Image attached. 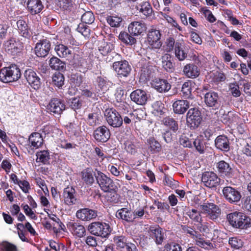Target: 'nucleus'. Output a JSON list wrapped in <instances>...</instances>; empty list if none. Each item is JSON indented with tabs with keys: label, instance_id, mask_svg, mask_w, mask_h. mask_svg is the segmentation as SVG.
Returning <instances> with one entry per match:
<instances>
[{
	"label": "nucleus",
	"instance_id": "1",
	"mask_svg": "<svg viewBox=\"0 0 251 251\" xmlns=\"http://www.w3.org/2000/svg\"><path fill=\"white\" fill-rule=\"evenodd\" d=\"M96 176L97 182L101 189L105 192H109L108 200L114 201L116 200L117 195L116 193V186L113 180L104 173L99 171Z\"/></svg>",
	"mask_w": 251,
	"mask_h": 251
},
{
	"label": "nucleus",
	"instance_id": "2",
	"mask_svg": "<svg viewBox=\"0 0 251 251\" xmlns=\"http://www.w3.org/2000/svg\"><path fill=\"white\" fill-rule=\"evenodd\" d=\"M21 76L20 70L16 65L4 67L0 71V80L5 83L16 81Z\"/></svg>",
	"mask_w": 251,
	"mask_h": 251
},
{
	"label": "nucleus",
	"instance_id": "3",
	"mask_svg": "<svg viewBox=\"0 0 251 251\" xmlns=\"http://www.w3.org/2000/svg\"><path fill=\"white\" fill-rule=\"evenodd\" d=\"M87 229L92 235L102 238L107 237L111 231L109 224L100 222L92 223L89 225Z\"/></svg>",
	"mask_w": 251,
	"mask_h": 251
},
{
	"label": "nucleus",
	"instance_id": "4",
	"mask_svg": "<svg viewBox=\"0 0 251 251\" xmlns=\"http://www.w3.org/2000/svg\"><path fill=\"white\" fill-rule=\"evenodd\" d=\"M202 213L206 217L213 221H218L222 214L221 209L219 206L212 202L204 203L200 205Z\"/></svg>",
	"mask_w": 251,
	"mask_h": 251
},
{
	"label": "nucleus",
	"instance_id": "5",
	"mask_svg": "<svg viewBox=\"0 0 251 251\" xmlns=\"http://www.w3.org/2000/svg\"><path fill=\"white\" fill-rule=\"evenodd\" d=\"M114 49L113 44L110 42H107L104 40L100 41L98 44V51L103 56H107L105 59L106 62H110L111 57H119L120 55L115 52H112Z\"/></svg>",
	"mask_w": 251,
	"mask_h": 251
},
{
	"label": "nucleus",
	"instance_id": "6",
	"mask_svg": "<svg viewBox=\"0 0 251 251\" xmlns=\"http://www.w3.org/2000/svg\"><path fill=\"white\" fill-rule=\"evenodd\" d=\"M105 116L108 124L113 127H119L123 124V118L115 109H107L105 110Z\"/></svg>",
	"mask_w": 251,
	"mask_h": 251
},
{
	"label": "nucleus",
	"instance_id": "7",
	"mask_svg": "<svg viewBox=\"0 0 251 251\" xmlns=\"http://www.w3.org/2000/svg\"><path fill=\"white\" fill-rule=\"evenodd\" d=\"M186 120L191 127L194 129L197 128L202 121L201 111L196 108L190 109L187 113Z\"/></svg>",
	"mask_w": 251,
	"mask_h": 251
},
{
	"label": "nucleus",
	"instance_id": "8",
	"mask_svg": "<svg viewBox=\"0 0 251 251\" xmlns=\"http://www.w3.org/2000/svg\"><path fill=\"white\" fill-rule=\"evenodd\" d=\"M65 108L63 101L57 98L52 99L47 106L48 112L56 116L60 115Z\"/></svg>",
	"mask_w": 251,
	"mask_h": 251
},
{
	"label": "nucleus",
	"instance_id": "9",
	"mask_svg": "<svg viewBox=\"0 0 251 251\" xmlns=\"http://www.w3.org/2000/svg\"><path fill=\"white\" fill-rule=\"evenodd\" d=\"M220 178L213 172H205L202 175L201 181L207 187L215 188L220 184Z\"/></svg>",
	"mask_w": 251,
	"mask_h": 251
},
{
	"label": "nucleus",
	"instance_id": "10",
	"mask_svg": "<svg viewBox=\"0 0 251 251\" xmlns=\"http://www.w3.org/2000/svg\"><path fill=\"white\" fill-rule=\"evenodd\" d=\"M51 48L50 41L44 39L39 41L35 47V53L39 57H45L49 54Z\"/></svg>",
	"mask_w": 251,
	"mask_h": 251
},
{
	"label": "nucleus",
	"instance_id": "11",
	"mask_svg": "<svg viewBox=\"0 0 251 251\" xmlns=\"http://www.w3.org/2000/svg\"><path fill=\"white\" fill-rule=\"evenodd\" d=\"M147 231L150 237L154 240L157 245H161L165 239L164 230L158 226H150Z\"/></svg>",
	"mask_w": 251,
	"mask_h": 251
},
{
	"label": "nucleus",
	"instance_id": "12",
	"mask_svg": "<svg viewBox=\"0 0 251 251\" xmlns=\"http://www.w3.org/2000/svg\"><path fill=\"white\" fill-rule=\"evenodd\" d=\"M63 196L65 203L69 206L80 203V201L76 197L75 190L73 187L65 188Z\"/></svg>",
	"mask_w": 251,
	"mask_h": 251
},
{
	"label": "nucleus",
	"instance_id": "13",
	"mask_svg": "<svg viewBox=\"0 0 251 251\" xmlns=\"http://www.w3.org/2000/svg\"><path fill=\"white\" fill-rule=\"evenodd\" d=\"M24 76L28 84L35 90H38L41 86V79L37 74L32 69L25 71Z\"/></svg>",
	"mask_w": 251,
	"mask_h": 251
},
{
	"label": "nucleus",
	"instance_id": "14",
	"mask_svg": "<svg viewBox=\"0 0 251 251\" xmlns=\"http://www.w3.org/2000/svg\"><path fill=\"white\" fill-rule=\"evenodd\" d=\"M161 34L159 30L151 29L148 33V41L153 49H159L162 46L160 41Z\"/></svg>",
	"mask_w": 251,
	"mask_h": 251
},
{
	"label": "nucleus",
	"instance_id": "15",
	"mask_svg": "<svg viewBox=\"0 0 251 251\" xmlns=\"http://www.w3.org/2000/svg\"><path fill=\"white\" fill-rule=\"evenodd\" d=\"M113 68L117 74L121 76L126 77L131 71V67L126 60L115 61L113 63Z\"/></svg>",
	"mask_w": 251,
	"mask_h": 251
},
{
	"label": "nucleus",
	"instance_id": "16",
	"mask_svg": "<svg viewBox=\"0 0 251 251\" xmlns=\"http://www.w3.org/2000/svg\"><path fill=\"white\" fill-rule=\"evenodd\" d=\"M4 46L8 53L12 55L16 54L18 52H19L23 48V44L15 38H10L5 41L4 43Z\"/></svg>",
	"mask_w": 251,
	"mask_h": 251
},
{
	"label": "nucleus",
	"instance_id": "17",
	"mask_svg": "<svg viewBox=\"0 0 251 251\" xmlns=\"http://www.w3.org/2000/svg\"><path fill=\"white\" fill-rule=\"evenodd\" d=\"M223 193L225 198L231 203L239 201L241 198L239 192L229 186L224 187Z\"/></svg>",
	"mask_w": 251,
	"mask_h": 251
},
{
	"label": "nucleus",
	"instance_id": "18",
	"mask_svg": "<svg viewBox=\"0 0 251 251\" xmlns=\"http://www.w3.org/2000/svg\"><path fill=\"white\" fill-rule=\"evenodd\" d=\"M130 97L132 101L140 105H145L148 99L147 93L141 89H137L133 91L131 93Z\"/></svg>",
	"mask_w": 251,
	"mask_h": 251
},
{
	"label": "nucleus",
	"instance_id": "19",
	"mask_svg": "<svg viewBox=\"0 0 251 251\" xmlns=\"http://www.w3.org/2000/svg\"><path fill=\"white\" fill-rule=\"evenodd\" d=\"M93 135L97 141L105 142L110 137V132L106 126H102L98 127L94 131Z\"/></svg>",
	"mask_w": 251,
	"mask_h": 251
},
{
	"label": "nucleus",
	"instance_id": "20",
	"mask_svg": "<svg viewBox=\"0 0 251 251\" xmlns=\"http://www.w3.org/2000/svg\"><path fill=\"white\" fill-rule=\"evenodd\" d=\"M98 216L97 211L89 208H82L76 211V217L83 221H88Z\"/></svg>",
	"mask_w": 251,
	"mask_h": 251
},
{
	"label": "nucleus",
	"instance_id": "21",
	"mask_svg": "<svg viewBox=\"0 0 251 251\" xmlns=\"http://www.w3.org/2000/svg\"><path fill=\"white\" fill-rule=\"evenodd\" d=\"M204 101L205 104L209 107L217 108L220 105L218 93L210 91L204 94Z\"/></svg>",
	"mask_w": 251,
	"mask_h": 251
},
{
	"label": "nucleus",
	"instance_id": "22",
	"mask_svg": "<svg viewBox=\"0 0 251 251\" xmlns=\"http://www.w3.org/2000/svg\"><path fill=\"white\" fill-rule=\"evenodd\" d=\"M67 228L75 236L78 238H82L85 235L86 230L83 225L75 222H69Z\"/></svg>",
	"mask_w": 251,
	"mask_h": 251
},
{
	"label": "nucleus",
	"instance_id": "23",
	"mask_svg": "<svg viewBox=\"0 0 251 251\" xmlns=\"http://www.w3.org/2000/svg\"><path fill=\"white\" fill-rule=\"evenodd\" d=\"M147 27L144 23L134 21L131 23L128 27V30L131 35H138L146 30Z\"/></svg>",
	"mask_w": 251,
	"mask_h": 251
},
{
	"label": "nucleus",
	"instance_id": "24",
	"mask_svg": "<svg viewBox=\"0 0 251 251\" xmlns=\"http://www.w3.org/2000/svg\"><path fill=\"white\" fill-rule=\"evenodd\" d=\"M26 5L27 11L33 15L39 13L44 7L41 0H28Z\"/></svg>",
	"mask_w": 251,
	"mask_h": 251
},
{
	"label": "nucleus",
	"instance_id": "25",
	"mask_svg": "<svg viewBox=\"0 0 251 251\" xmlns=\"http://www.w3.org/2000/svg\"><path fill=\"white\" fill-rule=\"evenodd\" d=\"M190 102L187 100H177L173 104L174 112L178 114H184L189 108Z\"/></svg>",
	"mask_w": 251,
	"mask_h": 251
},
{
	"label": "nucleus",
	"instance_id": "26",
	"mask_svg": "<svg viewBox=\"0 0 251 251\" xmlns=\"http://www.w3.org/2000/svg\"><path fill=\"white\" fill-rule=\"evenodd\" d=\"M151 85L152 87L160 93L168 92L171 87V84L165 79H155Z\"/></svg>",
	"mask_w": 251,
	"mask_h": 251
},
{
	"label": "nucleus",
	"instance_id": "27",
	"mask_svg": "<svg viewBox=\"0 0 251 251\" xmlns=\"http://www.w3.org/2000/svg\"><path fill=\"white\" fill-rule=\"evenodd\" d=\"M218 172L221 175L231 177L233 176V171L230 165L224 160L219 161L217 165Z\"/></svg>",
	"mask_w": 251,
	"mask_h": 251
},
{
	"label": "nucleus",
	"instance_id": "28",
	"mask_svg": "<svg viewBox=\"0 0 251 251\" xmlns=\"http://www.w3.org/2000/svg\"><path fill=\"white\" fill-rule=\"evenodd\" d=\"M116 217L128 223L133 222L134 220V217L133 212L126 208H122L117 211Z\"/></svg>",
	"mask_w": 251,
	"mask_h": 251
},
{
	"label": "nucleus",
	"instance_id": "29",
	"mask_svg": "<svg viewBox=\"0 0 251 251\" xmlns=\"http://www.w3.org/2000/svg\"><path fill=\"white\" fill-rule=\"evenodd\" d=\"M16 25L19 34L28 39L30 36V29L26 22L23 19H20L17 21Z\"/></svg>",
	"mask_w": 251,
	"mask_h": 251
},
{
	"label": "nucleus",
	"instance_id": "30",
	"mask_svg": "<svg viewBox=\"0 0 251 251\" xmlns=\"http://www.w3.org/2000/svg\"><path fill=\"white\" fill-rule=\"evenodd\" d=\"M30 147L33 149H37L43 144V138L41 134L38 132L32 133L28 139Z\"/></svg>",
	"mask_w": 251,
	"mask_h": 251
},
{
	"label": "nucleus",
	"instance_id": "31",
	"mask_svg": "<svg viewBox=\"0 0 251 251\" xmlns=\"http://www.w3.org/2000/svg\"><path fill=\"white\" fill-rule=\"evenodd\" d=\"M215 144L216 147L221 151H227L229 150V141L225 136H218L215 140Z\"/></svg>",
	"mask_w": 251,
	"mask_h": 251
},
{
	"label": "nucleus",
	"instance_id": "32",
	"mask_svg": "<svg viewBox=\"0 0 251 251\" xmlns=\"http://www.w3.org/2000/svg\"><path fill=\"white\" fill-rule=\"evenodd\" d=\"M95 173L90 168H87L81 172V178L87 185H91L94 182Z\"/></svg>",
	"mask_w": 251,
	"mask_h": 251
},
{
	"label": "nucleus",
	"instance_id": "33",
	"mask_svg": "<svg viewBox=\"0 0 251 251\" xmlns=\"http://www.w3.org/2000/svg\"><path fill=\"white\" fill-rule=\"evenodd\" d=\"M74 67L80 72H85L89 68V64L86 59L76 55L74 56Z\"/></svg>",
	"mask_w": 251,
	"mask_h": 251
},
{
	"label": "nucleus",
	"instance_id": "34",
	"mask_svg": "<svg viewBox=\"0 0 251 251\" xmlns=\"http://www.w3.org/2000/svg\"><path fill=\"white\" fill-rule=\"evenodd\" d=\"M184 75L190 78H195L200 75L198 67L194 64H188L183 68Z\"/></svg>",
	"mask_w": 251,
	"mask_h": 251
},
{
	"label": "nucleus",
	"instance_id": "35",
	"mask_svg": "<svg viewBox=\"0 0 251 251\" xmlns=\"http://www.w3.org/2000/svg\"><path fill=\"white\" fill-rule=\"evenodd\" d=\"M161 61L162 67L167 72H174L175 67L172 62V56L170 54L166 53L163 55L161 57Z\"/></svg>",
	"mask_w": 251,
	"mask_h": 251
},
{
	"label": "nucleus",
	"instance_id": "36",
	"mask_svg": "<svg viewBox=\"0 0 251 251\" xmlns=\"http://www.w3.org/2000/svg\"><path fill=\"white\" fill-rule=\"evenodd\" d=\"M54 50L57 55L60 57L68 58L72 54V51L67 46L63 44L55 46Z\"/></svg>",
	"mask_w": 251,
	"mask_h": 251
},
{
	"label": "nucleus",
	"instance_id": "37",
	"mask_svg": "<svg viewBox=\"0 0 251 251\" xmlns=\"http://www.w3.org/2000/svg\"><path fill=\"white\" fill-rule=\"evenodd\" d=\"M49 65L52 69L64 71L66 69V64L56 57H52L49 61Z\"/></svg>",
	"mask_w": 251,
	"mask_h": 251
},
{
	"label": "nucleus",
	"instance_id": "38",
	"mask_svg": "<svg viewBox=\"0 0 251 251\" xmlns=\"http://www.w3.org/2000/svg\"><path fill=\"white\" fill-rule=\"evenodd\" d=\"M242 217V213L235 212L228 214L227 219L233 227L238 228L239 227V225Z\"/></svg>",
	"mask_w": 251,
	"mask_h": 251
},
{
	"label": "nucleus",
	"instance_id": "39",
	"mask_svg": "<svg viewBox=\"0 0 251 251\" xmlns=\"http://www.w3.org/2000/svg\"><path fill=\"white\" fill-rule=\"evenodd\" d=\"M175 56L179 60H184L187 56V53L184 49L182 43L177 42L176 43L175 48Z\"/></svg>",
	"mask_w": 251,
	"mask_h": 251
},
{
	"label": "nucleus",
	"instance_id": "40",
	"mask_svg": "<svg viewBox=\"0 0 251 251\" xmlns=\"http://www.w3.org/2000/svg\"><path fill=\"white\" fill-rule=\"evenodd\" d=\"M192 85V82L191 81L185 82L182 85L181 92L182 93V96L185 99H193L191 92Z\"/></svg>",
	"mask_w": 251,
	"mask_h": 251
},
{
	"label": "nucleus",
	"instance_id": "41",
	"mask_svg": "<svg viewBox=\"0 0 251 251\" xmlns=\"http://www.w3.org/2000/svg\"><path fill=\"white\" fill-rule=\"evenodd\" d=\"M119 38L124 43L128 45H134L136 42V40L135 38L133 37L131 34L129 35L125 31L121 32L120 33Z\"/></svg>",
	"mask_w": 251,
	"mask_h": 251
},
{
	"label": "nucleus",
	"instance_id": "42",
	"mask_svg": "<svg viewBox=\"0 0 251 251\" xmlns=\"http://www.w3.org/2000/svg\"><path fill=\"white\" fill-rule=\"evenodd\" d=\"M139 11L146 16H150L152 12V8L148 1H143L138 5Z\"/></svg>",
	"mask_w": 251,
	"mask_h": 251
},
{
	"label": "nucleus",
	"instance_id": "43",
	"mask_svg": "<svg viewBox=\"0 0 251 251\" xmlns=\"http://www.w3.org/2000/svg\"><path fill=\"white\" fill-rule=\"evenodd\" d=\"M149 145V149L152 153H155L159 152L161 149V146L160 143L156 141L153 138H150L147 140Z\"/></svg>",
	"mask_w": 251,
	"mask_h": 251
},
{
	"label": "nucleus",
	"instance_id": "44",
	"mask_svg": "<svg viewBox=\"0 0 251 251\" xmlns=\"http://www.w3.org/2000/svg\"><path fill=\"white\" fill-rule=\"evenodd\" d=\"M152 74V66L144 63L141 67V76L145 79H149Z\"/></svg>",
	"mask_w": 251,
	"mask_h": 251
},
{
	"label": "nucleus",
	"instance_id": "45",
	"mask_svg": "<svg viewBox=\"0 0 251 251\" xmlns=\"http://www.w3.org/2000/svg\"><path fill=\"white\" fill-rule=\"evenodd\" d=\"M113 242L117 248L119 249H124L127 247L129 243H127L126 238L125 236H114L113 237Z\"/></svg>",
	"mask_w": 251,
	"mask_h": 251
},
{
	"label": "nucleus",
	"instance_id": "46",
	"mask_svg": "<svg viewBox=\"0 0 251 251\" xmlns=\"http://www.w3.org/2000/svg\"><path fill=\"white\" fill-rule=\"evenodd\" d=\"M162 122L165 126L168 127L174 131L175 132L178 130V126L177 122L174 119L167 117L164 118Z\"/></svg>",
	"mask_w": 251,
	"mask_h": 251
},
{
	"label": "nucleus",
	"instance_id": "47",
	"mask_svg": "<svg viewBox=\"0 0 251 251\" xmlns=\"http://www.w3.org/2000/svg\"><path fill=\"white\" fill-rule=\"evenodd\" d=\"M36 155L37 156L36 162H41L44 164H47L50 159L49 152L48 151H38Z\"/></svg>",
	"mask_w": 251,
	"mask_h": 251
},
{
	"label": "nucleus",
	"instance_id": "48",
	"mask_svg": "<svg viewBox=\"0 0 251 251\" xmlns=\"http://www.w3.org/2000/svg\"><path fill=\"white\" fill-rule=\"evenodd\" d=\"M186 214L191 220L195 222L201 223L202 221L201 212L195 209H189L187 211Z\"/></svg>",
	"mask_w": 251,
	"mask_h": 251
},
{
	"label": "nucleus",
	"instance_id": "49",
	"mask_svg": "<svg viewBox=\"0 0 251 251\" xmlns=\"http://www.w3.org/2000/svg\"><path fill=\"white\" fill-rule=\"evenodd\" d=\"M152 107L153 108L152 113L157 116H160L163 114L164 105L161 101H156L154 102Z\"/></svg>",
	"mask_w": 251,
	"mask_h": 251
},
{
	"label": "nucleus",
	"instance_id": "50",
	"mask_svg": "<svg viewBox=\"0 0 251 251\" xmlns=\"http://www.w3.org/2000/svg\"><path fill=\"white\" fill-rule=\"evenodd\" d=\"M52 82L58 88L61 87L64 85V76L60 73H55L52 76Z\"/></svg>",
	"mask_w": 251,
	"mask_h": 251
},
{
	"label": "nucleus",
	"instance_id": "51",
	"mask_svg": "<svg viewBox=\"0 0 251 251\" xmlns=\"http://www.w3.org/2000/svg\"><path fill=\"white\" fill-rule=\"evenodd\" d=\"M175 40L173 37L167 38L163 46L164 51L169 52L172 51L176 47Z\"/></svg>",
	"mask_w": 251,
	"mask_h": 251
},
{
	"label": "nucleus",
	"instance_id": "52",
	"mask_svg": "<svg viewBox=\"0 0 251 251\" xmlns=\"http://www.w3.org/2000/svg\"><path fill=\"white\" fill-rule=\"evenodd\" d=\"M81 20L83 23L91 24L95 21L94 15L91 11H86L81 16Z\"/></svg>",
	"mask_w": 251,
	"mask_h": 251
},
{
	"label": "nucleus",
	"instance_id": "53",
	"mask_svg": "<svg viewBox=\"0 0 251 251\" xmlns=\"http://www.w3.org/2000/svg\"><path fill=\"white\" fill-rule=\"evenodd\" d=\"M122 21V18L117 16H109L107 18V23L112 27L119 26Z\"/></svg>",
	"mask_w": 251,
	"mask_h": 251
},
{
	"label": "nucleus",
	"instance_id": "54",
	"mask_svg": "<svg viewBox=\"0 0 251 251\" xmlns=\"http://www.w3.org/2000/svg\"><path fill=\"white\" fill-rule=\"evenodd\" d=\"M196 244L205 249H210L213 248L212 244L209 241H206L203 239L197 237Z\"/></svg>",
	"mask_w": 251,
	"mask_h": 251
},
{
	"label": "nucleus",
	"instance_id": "55",
	"mask_svg": "<svg viewBox=\"0 0 251 251\" xmlns=\"http://www.w3.org/2000/svg\"><path fill=\"white\" fill-rule=\"evenodd\" d=\"M251 225V219L244 214L242 213V217L240 220L239 223V227L238 228H247L250 226Z\"/></svg>",
	"mask_w": 251,
	"mask_h": 251
},
{
	"label": "nucleus",
	"instance_id": "56",
	"mask_svg": "<svg viewBox=\"0 0 251 251\" xmlns=\"http://www.w3.org/2000/svg\"><path fill=\"white\" fill-rule=\"evenodd\" d=\"M193 144L196 149L200 153H202L204 150V145L201 138H197L193 141Z\"/></svg>",
	"mask_w": 251,
	"mask_h": 251
},
{
	"label": "nucleus",
	"instance_id": "57",
	"mask_svg": "<svg viewBox=\"0 0 251 251\" xmlns=\"http://www.w3.org/2000/svg\"><path fill=\"white\" fill-rule=\"evenodd\" d=\"M100 117L96 113L88 115V121L91 126H94L99 123Z\"/></svg>",
	"mask_w": 251,
	"mask_h": 251
},
{
	"label": "nucleus",
	"instance_id": "58",
	"mask_svg": "<svg viewBox=\"0 0 251 251\" xmlns=\"http://www.w3.org/2000/svg\"><path fill=\"white\" fill-rule=\"evenodd\" d=\"M228 242L231 246L235 249H239L243 246L241 240L237 238H229Z\"/></svg>",
	"mask_w": 251,
	"mask_h": 251
},
{
	"label": "nucleus",
	"instance_id": "59",
	"mask_svg": "<svg viewBox=\"0 0 251 251\" xmlns=\"http://www.w3.org/2000/svg\"><path fill=\"white\" fill-rule=\"evenodd\" d=\"M180 144L186 148L192 147V141L185 135H182L179 138Z\"/></svg>",
	"mask_w": 251,
	"mask_h": 251
},
{
	"label": "nucleus",
	"instance_id": "60",
	"mask_svg": "<svg viewBox=\"0 0 251 251\" xmlns=\"http://www.w3.org/2000/svg\"><path fill=\"white\" fill-rule=\"evenodd\" d=\"M78 32L80 33L85 37H87L90 34V29L83 24H80L77 28Z\"/></svg>",
	"mask_w": 251,
	"mask_h": 251
},
{
	"label": "nucleus",
	"instance_id": "61",
	"mask_svg": "<svg viewBox=\"0 0 251 251\" xmlns=\"http://www.w3.org/2000/svg\"><path fill=\"white\" fill-rule=\"evenodd\" d=\"M1 248L2 251H17L15 245L7 242L2 244Z\"/></svg>",
	"mask_w": 251,
	"mask_h": 251
},
{
	"label": "nucleus",
	"instance_id": "62",
	"mask_svg": "<svg viewBox=\"0 0 251 251\" xmlns=\"http://www.w3.org/2000/svg\"><path fill=\"white\" fill-rule=\"evenodd\" d=\"M70 105L72 109H76L79 108L81 106V103L79 99L77 98H73L70 100Z\"/></svg>",
	"mask_w": 251,
	"mask_h": 251
},
{
	"label": "nucleus",
	"instance_id": "63",
	"mask_svg": "<svg viewBox=\"0 0 251 251\" xmlns=\"http://www.w3.org/2000/svg\"><path fill=\"white\" fill-rule=\"evenodd\" d=\"M230 91L232 96L235 97H239L241 95L239 86L235 84L230 85Z\"/></svg>",
	"mask_w": 251,
	"mask_h": 251
},
{
	"label": "nucleus",
	"instance_id": "64",
	"mask_svg": "<svg viewBox=\"0 0 251 251\" xmlns=\"http://www.w3.org/2000/svg\"><path fill=\"white\" fill-rule=\"evenodd\" d=\"M166 248L167 251H182V248L179 244L173 243L167 244Z\"/></svg>",
	"mask_w": 251,
	"mask_h": 251
}]
</instances>
